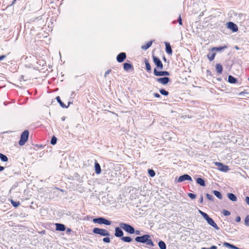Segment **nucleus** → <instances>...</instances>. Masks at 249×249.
<instances>
[{
  "label": "nucleus",
  "mask_w": 249,
  "mask_h": 249,
  "mask_svg": "<svg viewBox=\"0 0 249 249\" xmlns=\"http://www.w3.org/2000/svg\"><path fill=\"white\" fill-rule=\"evenodd\" d=\"M199 213L203 217V218L206 220L208 224L212 226L216 230H218L219 229V227L217 225V224L214 222V221L213 220L212 218L210 217L209 215L201 211L200 210H198Z\"/></svg>",
  "instance_id": "nucleus-1"
},
{
  "label": "nucleus",
  "mask_w": 249,
  "mask_h": 249,
  "mask_svg": "<svg viewBox=\"0 0 249 249\" xmlns=\"http://www.w3.org/2000/svg\"><path fill=\"white\" fill-rule=\"evenodd\" d=\"M120 226L125 231L128 232L130 234H133L135 232V230L134 228L129 224L121 223L120 224Z\"/></svg>",
  "instance_id": "nucleus-2"
},
{
  "label": "nucleus",
  "mask_w": 249,
  "mask_h": 249,
  "mask_svg": "<svg viewBox=\"0 0 249 249\" xmlns=\"http://www.w3.org/2000/svg\"><path fill=\"white\" fill-rule=\"evenodd\" d=\"M93 232L95 234H100L104 236H108L110 235L109 232L105 229L95 228L93 229Z\"/></svg>",
  "instance_id": "nucleus-3"
},
{
  "label": "nucleus",
  "mask_w": 249,
  "mask_h": 249,
  "mask_svg": "<svg viewBox=\"0 0 249 249\" xmlns=\"http://www.w3.org/2000/svg\"><path fill=\"white\" fill-rule=\"evenodd\" d=\"M29 137V132L28 130H25L21 134L20 140L18 143L20 145H23L28 140Z\"/></svg>",
  "instance_id": "nucleus-4"
},
{
  "label": "nucleus",
  "mask_w": 249,
  "mask_h": 249,
  "mask_svg": "<svg viewBox=\"0 0 249 249\" xmlns=\"http://www.w3.org/2000/svg\"><path fill=\"white\" fill-rule=\"evenodd\" d=\"M93 222L94 223H98L99 224H105L107 225H110L111 224V222L110 221L103 217L94 218L93 219Z\"/></svg>",
  "instance_id": "nucleus-5"
},
{
  "label": "nucleus",
  "mask_w": 249,
  "mask_h": 249,
  "mask_svg": "<svg viewBox=\"0 0 249 249\" xmlns=\"http://www.w3.org/2000/svg\"><path fill=\"white\" fill-rule=\"evenodd\" d=\"M150 235L148 234H145L142 236H137L135 238V240L138 242H141L142 243H145L146 242L148 238H150Z\"/></svg>",
  "instance_id": "nucleus-6"
},
{
  "label": "nucleus",
  "mask_w": 249,
  "mask_h": 249,
  "mask_svg": "<svg viewBox=\"0 0 249 249\" xmlns=\"http://www.w3.org/2000/svg\"><path fill=\"white\" fill-rule=\"evenodd\" d=\"M185 180H189V181H192L193 180H192V178L189 175H188L187 174H185V175L180 176L178 178V182H182Z\"/></svg>",
  "instance_id": "nucleus-7"
},
{
  "label": "nucleus",
  "mask_w": 249,
  "mask_h": 249,
  "mask_svg": "<svg viewBox=\"0 0 249 249\" xmlns=\"http://www.w3.org/2000/svg\"><path fill=\"white\" fill-rule=\"evenodd\" d=\"M154 74L156 76H169L170 75L169 72L167 71H158L156 69L154 70Z\"/></svg>",
  "instance_id": "nucleus-8"
},
{
  "label": "nucleus",
  "mask_w": 249,
  "mask_h": 249,
  "mask_svg": "<svg viewBox=\"0 0 249 249\" xmlns=\"http://www.w3.org/2000/svg\"><path fill=\"white\" fill-rule=\"evenodd\" d=\"M153 61L157 67L160 69L161 70L163 69V65L160 59L155 56H153Z\"/></svg>",
  "instance_id": "nucleus-9"
},
{
  "label": "nucleus",
  "mask_w": 249,
  "mask_h": 249,
  "mask_svg": "<svg viewBox=\"0 0 249 249\" xmlns=\"http://www.w3.org/2000/svg\"><path fill=\"white\" fill-rule=\"evenodd\" d=\"M215 164L218 166L219 169L221 171L226 172L229 169L228 166L224 165L221 163L215 162Z\"/></svg>",
  "instance_id": "nucleus-10"
},
{
  "label": "nucleus",
  "mask_w": 249,
  "mask_h": 249,
  "mask_svg": "<svg viewBox=\"0 0 249 249\" xmlns=\"http://www.w3.org/2000/svg\"><path fill=\"white\" fill-rule=\"evenodd\" d=\"M156 81L162 84V85H165L169 82L170 79L168 77H163V78H157L156 79Z\"/></svg>",
  "instance_id": "nucleus-11"
},
{
  "label": "nucleus",
  "mask_w": 249,
  "mask_h": 249,
  "mask_svg": "<svg viewBox=\"0 0 249 249\" xmlns=\"http://www.w3.org/2000/svg\"><path fill=\"white\" fill-rule=\"evenodd\" d=\"M126 56L125 53H121L117 55V60L119 63L122 62L126 58Z\"/></svg>",
  "instance_id": "nucleus-12"
},
{
  "label": "nucleus",
  "mask_w": 249,
  "mask_h": 249,
  "mask_svg": "<svg viewBox=\"0 0 249 249\" xmlns=\"http://www.w3.org/2000/svg\"><path fill=\"white\" fill-rule=\"evenodd\" d=\"M228 27L229 29L231 30L233 32H236L238 31V27L237 25L232 22H229L228 23Z\"/></svg>",
  "instance_id": "nucleus-13"
},
{
  "label": "nucleus",
  "mask_w": 249,
  "mask_h": 249,
  "mask_svg": "<svg viewBox=\"0 0 249 249\" xmlns=\"http://www.w3.org/2000/svg\"><path fill=\"white\" fill-rule=\"evenodd\" d=\"M124 233L122 230L120 228L116 227L115 229V235L116 237H122Z\"/></svg>",
  "instance_id": "nucleus-14"
},
{
  "label": "nucleus",
  "mask_w": 249,
  "mask_h": 249,
  "mask_svg": "<svg viewBox=\"0 0 249 249\" xmlns=\"http://www.w3.org/2000/svg\"><path fill=\"white\" fill-rule=\"evenodd\" d=\"M56 226V230L59 231H64L66 229V227L64 225L60 224V223H56L55 224Z\"/></svg>",
  "instance_id": "nucleus-15"
},
{
  "label": "nucleus",
  "mask_w": 249,
  "mask_h": 249,
  "mask_svg": "<svg viewBox=\"0 0 249 249\" xmlns=\"http://www.w3.org/2000/svg\"><path fill=\"white\" fill-rule=\"evenodd\" d=\"M124 69L125 71H128L131 69L133 70V67L131 64L125 63L124 64Z\"/></svg>",
  "instance_id": "nucleus-16"
},
{
  "label": "nucleus",
  "mask_w": 249,
  "mask_h": 249,
  "mask_svg": "<svg viewBox=\"0 0 249 249\" xmlns=\"http://www.w3.org/2000/svg\"><path fill=\"white\" fill-rule=\"evenodd\" d=\"M165 47L166 52L169 54H171L172 53V50L170 44L169 43L165 42Z\"/></svg>",
  "instance_id": "nucleus-17"
},
{
  "label": "nucleus",
  "mask_w": 249,
  "mask_h": 249,
  "mask_svg": "<svg viewBox=\"0 0 249 249\" xmlns=\"http://www.w3.org/2000/svg\"><path fill=\"white\" fill-rule=\"evenodd\" d=\"M95 170L97 174H99L101 172L100 165L97 161L95 162Z\"/></svg>",
  "instance_id": "nucleus-18"
},
{
  "label": "nucleus",
  "mask_w": 249,
  "mask_h": 249,
  "mask_svg": "<svg viewBox=\"0 0 249 249\" xmlns=\"http://www.w3.org/2000/svg\"><path fill=\"white\" fill-rule=\"evenodd\" d=\"M228 197L232 201H236L237 200V197L233 194H228Z\"/></svg>",
  "instance_id": "nucleus-19"
},
{
  "label": "nucleus",
  "mask_w": 249,
  "mask_h": 249,
  "mask_svg": "<svg viewBox=\"0 0 249 249\" xmlns=\"http://www.w3.org/2000/svg\"><path fill=\"white\" fill-rule=\"evenodd\" d=\"M215 56V53L213 52H210L207 54V57L210 61H212L214 59Z\"/></svg>",
  "instance_id": "nucleus-20"
},
{
  "label": "nucleus",
  "mask_w": 249,
  "mask_h": 249,
  "mask_svg": "<svg viewBox=\"0 0 249 249\" xmlns=\"http://www.w3.org/2000/svg\"><path fill=\"white\" fill-rule=\"evenodd\" d=\"M152 44V41H149L147 43H146V44L145 45H142L141 47V48H142V49L146 50L147 49H148L151 46Z\"/></svg>",
  "instance_id": "nucleus-21"
},
{
  "label": "nucleus",
  "mask_w": 249,
  "mask_h": 249,
  "mask_svg": "<svg viewBox=\"0 0 249 249\" xmlns=\"http://www.w3.org/2000/svg\"><path fill=\"white\" fill-rule=\"evenodd\" d=\"M216 71L218 73H221L223 71V68L222 65L220 64H217L216 65Z\"/></svg>",
  "instance_id": "nucleus-22"
},
{
  "label": "nucleus",
  "mask_w": 249,
  "mask_h": 249,
  "mask_svg": "<svg viewBox=\"0 0 249 249\" xmlns=\"http://www.w3.org/2000/svg\"><path fill=\"white\" fill-rule=\"evenodd\" d=\"M224 246L226 247H228V248H231V249H239L237 247H235V246L233 245H231L229 243H227V242H225L224 244H223Z\"/></svg>",
  "instance_id": "nucleus-23"
},
{
  "label": "nucleus",
  "mask_w": 249,
  "mask_h": 249,
  "mask_svg": "<svg viewBox=\"0 0 249 249\" xmlns=\"http://www.w3.org/2000/svg\"><path fill=\"white\" fill-rule=\"evenodd\" d=\"M237 80L235 78L231 75H229L228 77V82L230 83L234 84L235 83Z\"/></svg>",
  "instance_id": "nucleus-24"
},
{
  "label": "nucleus",
  "mask_w": 249,
  "mask_h": 249,
  "mask_svg": "<svg viewBox=\"0 0 249 249\" xmlns=\"http://www.w3.org/2000/svg\"><path fill=\"white\" fill-rule=\"evenodd\" d=\"M196 182L202 186H205V181L201 178H197L196 179Z\"/></svg>",
  "instance_id": "nucleus-25"
},
{
  "label": "nucleus",
  "mask_w": 249,
  "mask_h": 249,
  "mask_svg": "<svg viewBox=\"0 0 249 249\" xmlns=\"http://www.w3.org/2000/svg\"><path fill=\"white\" fill-rule=\"evenodd\" d=\"M213 193L219 199H221L222 198V195L219 191L214 190L213 191Z\"/></svg>",
  "instance_id": "nucleus-26"
},
{
  "label": "nucleus",
  "mask_w": 249,
  "mask_h": 249,
  "mask_svg": "<svg viewBox=\"0 0 249 249\" xmlns=\"http://www.w3.org/2000/svg\"><path fill=\"white\" fill-rule=\"evenodd\" d=\"M121 240L125 242H131L132 241V239L129 236L122 237Z\"/></svg>",
  "instance_id": "nucleus-27"
},
{
  "label": "nucleus",
  "mask_w": 249,
  "mask_h": 249,
  "mask_svg": "<svg viewBox=\"0 0 249 249\" xmlns=\"http://www.w3.org/2000/svg\"><path fill=\"white\" fill-rule=\"evenodd\" d=\"M159 246L160 249H166V246L165 243L162 241L159 242Z\"/></svg>",
  "instance_id": "nucleus-28"
},
{
  "label": "nucleus",
  "mask_w": 249,
  "mask_h": 249,
  "mask_svg": "<svg viewBox=\"0 0 249 249\" xmlns=\"http://www.w3.org/2000/svg\"><path fill=\"white\" fill-rule=\"evenodd\" d=\"M0 159L2 161L5 162V161H8L7 157L5 155H4L1 153H0Z\"/></svg>",
  "instance_id": "nucleus-29"
},
{
  "label": "nucleus",
  "mask_w": 249,
  "mask_h": 249,
  "mask_svg": "<svg viewBox=\"0 0 249 249\" xmlns=\"http://www.w3.org/2000/svg\"><path fill=\"white\" fill-rule=\"evenodd\" d=\"M227 48L226 46H223V47H213L212 49V50L213 51H220L224 49H226Z\"/></svg>",
  "instance_id": "nucleus-30"
},
{
  "label": "nucleus",
  "mask_w": 249,
  "mask_h": 249,
  "mask_svg": "<svg viewBox=\"0 0 249 249\" xmlns=\"http://www.w3.org/2000/svg\"><path fill=\"white\" fill-rule=\"evenodd\" d=\"M145 243H146L147 245H149L152 247L154 246V245L153 241L151 239H150V238H148V239L146 240V242H145Z\"/></svg>",
  "instance_id": "nucleus-31"
},
{
  "label": "nucleus",
  "mask_w": 249,
  "mask_h": 249,
  "mask_svg": "<svg viewBox=\"0 0 249 249\" xmlns=\"http://www.w3.org/2000/svg\"><path fill=\"white\" fill-rule=\"evenodd\" d=\"M56 99L57 102L60 104V106L62 107H66V106L64 105V104L61 101V100L59 96L56 97Z\"/></svg>",
  "instance_id": "nucleus-32"
},
{
  "label": "nucleus",
  "mask_w": 249,
  "mask_h": 249,
  "mask_svg": "<svg viewBox=\"0 0 249 249\" xmlns=\"http://www.w3.org/2000/svg\"><path fill=\"white\" fill-rule=\"evenodd\" d=\"M145 63L146 70L148 71H151V66H150V64L148 63V61L145 60Z\"/></svg>",
  "instance_id": "nucleus-33"
},
{
  "label": "nucleus",
  "mask_w": 249,
  "mask_h": 249,
  "mask_svg": "<svg viewBox=\"0 0 249 249\" xmlns=\"http://www.w3.org/2000/svg\"><path fill=\"white\" fill-rule=\"evenodd\" d=\"M148 174L151 177H154L155 176V171L152 169H149L148 171Z\"/></svg>",
  "instance_id": "nucleus-34"
},
{
  "label": "nucleus",
  "mask_w": 249,
  "mask_h": 249,
  "mask_svg": "<svg viewBox=\"0 0 249 249\" xmlns=\"http://www.w3.org/2000/svg\"><path fill=\"white\" fill-rule=\"evenodd\" d=\"M160 92L162 95L165 96H167L169 94L168 92L163 89H160Z\"/></svg>",
  "instance_id": "nucleus-35"
},
{
  "label": "nucleus",
  "mask_w": 249,
  "mask_h": 249,
  "mask_svg": "<svg viewBox=\"0 0 249 249\" xmlns=\"http://www.w3.org/2000/svg\"><path fill=\"white\" fill-rule=\"evenodd\" d=\"M12 204L15 207H17L20 205V203L19 202H15L13 200L11 201Z\"/></svg>",
  "instance_id": "nucleus-36"
},
{
  "label": "nucleus",
  "mask_w": 249,
  "mask_h": 249,
  "mask_svg": "<svg viewBox=\"0 0 249 249\" xmlns=\"http://www.w3.org/2000/svg\"><path fill=\"white\" fill-rule=\"evenodd\" d=\"M57 142V138L55 136H53L52 138L51 143L53 145L56 144Z\"/></svg>",
  "instance_id": "nucleus-37"
},
{
  "label": "nucleus",
  "mask_w": 249,
  "mask_h": 249,
  "mask_svg": "<svg viewBox=\"0 0 249 249\" xmlns=\"http://www.w3.org/2000/svg\"><path fill=\"white\" fill-rule=\"evenodd\" d=\"M245 224L247 226H249V215H248L246 217V218L245 220Z\"/></svg>",
  "instance_id": "nucleus-38"
},
{
  "label": "nucleus",
  "mask_w": 249,
  "mask_h": 249,
  "mask_svg": "<svg viewBox=\"0 0 249 249\" xmlns=\"http://www.w3.org/2000/svg\"><path fill=\"white\" fill-rule=\"evenodd\" d=\"M206 196H207V198L210 200H211V201H213V197L212 195H211L209 194H206Z\"/></svg>",
  "instance_id": "nucleus-39"
},
{
  "label": "nucleus",
  "mask_w": 249,
  "mask_h": 249,
  "mask_svg": "<svg viewBox=\"0 0 249 249\" xmlns=\"http://www.w3.org/2000/svg\"><path fill=\"white\" fill-rule=\"evenodd\" d=\"M222 213L225 216H228L231 214V213L227 210H223Z\"/></svg>",
  "instance_id": "nucleus-40"
},
{
  "label": "nucleus",
  "mask_w": 249,
  "mask_h": 249,
  "mask_svg": "<svg viewBox=\"0 0 249 249\" xmlns=\"http://www.w3.org/2000/svg\"><path fill=\"white\" fill-rule=\"evenodd\" d=\"M188 196L192 199H195L196 198V195L192 193H189Z\"/></svg>",
  "instance_id": "nucleus-41"
},
{
  "label": "nucleus",
  "mask_w": 249,
  "mask_h": 249,
  "mask_svg": "<svg viewBox=\"0 0 249 249\" xmlns=\"http://www.w3.org/2000/svg\"><path fill=\"white\" fill-rule=\"evenodd\" d=\"M103 240L105 243H109L110 241V238L108 237L104 238Z\"/></svg>",
  "instance_id": "nucleus-42"
},
{
  "label": "nucleus",
  "mask_w": 249,
  "mask_h": 249,
  "mask_svg": "<svg viewBox=\"0 0 249 249\" xmlns=\"http://www.w3.org/2000/svg\"><path fill=\"white\" fill-rule=\"evenodd\" d=\"M178 21L179 23V24L180 25H182V19H181V16L180 15H179V17H178Z\"/></svg>",
  "instance_id": "nucleus-43"
},
{
  "label": "nucleus",
  "mask_w": 249,
  "mask_h": 249,
  "mask_svg": "<svg viewBox=\"0 0 249 249\" xmlns=\"http://www.w3.org/2000/svg\"><path fill=\"white\" fill-rule=\"evenodd\" d=\"M202 249H217V247L215 246H213L210 248L209 249L203 248H202Z\"/></svg>",
  "instance_id": "nucleus-44"
},
{
  "label": "nucleus",
  "mask_w": 249,
  "mask_h": 249,
  "mask_svg": "<svg viewBox=\"0 0 249 249\" xmlns=\"http://www.w3.org/2000/svg\"><path fill=\"white\" fill-rule=\"evenodd\" d=\"M110 72H111V70H107V71L105 72V77H106L107 76V75L110 73Z\"/></svg>",
  "instance_id": "nucleus-45"
},
{
  "label": "nucleus",
  "mask_w": 249,
  "mask_h": 249,
  "mask_svg": "<svg viewBox=\"0 0 249 249\" xmlns=\"http://www.w3.org/2000/svg\"><path fill=\"white\" fill-rule=\"evenodd\" d=\"M245 201L247 204H249V196L246 197Z\"/></svg>",
  "instance_id": "nucleus-46"
},
{
  "label": "nucleus",
  "mask_w": 249,
  "mask_h": 249,
  "mask_svg": "<svg viewBox=\"0 0 249 249\" xmlns=\"http://www.w3.org/2000/svg\"><path fill=\"white\" fill-rule=\"evenodd\" d=\"M154 96L155 97H157V98H159V97H160V95L159 93H155L154 94Z\"/></svg>",
  "instance_id": "nucleus-47"
},
{
  "label": "nucleus",
  "mask_w": 249,
  "mask_h": 249,
  "mask_svg": "<svg viewBox=\"0 0 249 249\" xmlns=\"http://www.w3.org/2000/svg\"><path fill=\"white\" fill-rule=\"evenodd\" d=\"M237 222H239L241 221V218L240 216H237L235 219Z\"/></svg>",
  "instance_id": "nucleus-48"
},
{
  "label": "nucleus",
  "mask_w": 249,
  "mask_h": 249,
  "mask_svg": "<svg viewBox=\"0 0 249 249\" xmlns=\"http://www.w3.org/2000/svg\"><path fill=\"white\" fill-rule=\"evenodd\" d=\"M6 57L5 55H2L0 56V61L3 60L4 58Z\"/></svg>",
  "instance_id": "nucleus-49"
},
{
  "label": "nucleus",
  "mask_w": 249,
  "mask_h": 249,
  "mask_svg": "<svg viewBox=\"0 0 249 249\" xmlns=\"http://www.w3.org/2000/svg\"><path fill=\"white\" fill-rule=\"evenodd\" d=\"M203 198L202 196H201L200 197V198H199V202H200L201 203H203Z\"/></svg>",
  "instance_id": "nucleus-50"
},
{
  "label": "nucleus",
  "mask_w": 249,
  "mask_h": 249,
  "mask_svg": "<svg viewBox=\"0 0 249 249\" xmlns=\"http://www.w3.org/2000/svg\"><path fill=\"white\" fill-rule=\"evenodd\" d=\"M4 169V167L0 166V172L2 171Z\"/></svg>",
  "instance_id": "nucleus-51"
},
{
  "label": "nucleus",
  "mask_w": 249,
  "mask_h": 249,
  "mask_svg": "<svg viewBox=\"0 0 249 249\" xmlns=\"http://www.w3.org/2000/svg\"><path fill=\"white\" fill-rule=\"evenodd\" d=\"M135 232L136 234H137V235H140V231H136Z\"/></svg>",
  "instance_id": "nucleus-52"
},
{
  "label": "nucleus",
  "mask_w": 249,
  "mask_h": 249,
  "mask_svg": "<svg viewBox=\"0 0 249 249\" xmlns=\"http://www.w3.org/2000/svg\"><path fill=\"white\" fill-rule=\"evenodd\" d=\"M61 120H62V121H65V117H62V118H61Z\"/></svg>",
  "instance_id": "nucleus-53"
},
{
  "label": "nucleus",
  "mask_w": 249,
  "mask_h": 249,
  "mask_svg": "<svg viewBox=\"0 0 249 249\" xmlns=\"http://www.w3.org/2000/svg\"><path fill=\"white\" fill-rule=\"evenodd\" d=\"M71 231V230L70 229H67V232H70Z\"/></svg>",
  "instance_id": "nucleus-54"
},
{
  "label": "nucleus",
  "mask_w": 249,
  "mask_h": 249,
  "mask_svg": "<svg viewBox=\"0 0 249 249\" xmlns=\"http://www.w3.org/2000/svg\"><path fill=\"white\" fill-rule=\"evenodd\" d=\"M235 49H237V50H238L239 49V48L237 47V46H236L235 47Z\"/></svg>",
  "instance_id": "nucleus-55"
},
{
  "label": "nucleus",
  "mask_w": 249,
  "mask_h": 249,
  "mask_svg": "<svg viewBox=\"0 0 249 249\" xmlns=\"http://www.w3.org/2000/svg\"><path fill=\"white\" fill-rule=\"evenodd\" d=\"M248 80H249V79H248Z\"/></svg>",
  "instance_id": "nucleus-56"
}]
</instances>
